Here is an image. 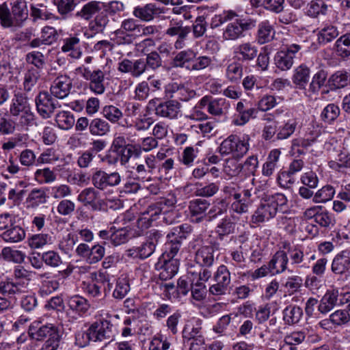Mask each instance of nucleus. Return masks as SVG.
<instances>
[{
  "label": "nucleus",
  "instance_id": "nucleus-1",
  "mask_svg": "<svg viewBox=\"0 0 350 350\" xmlns=\"http://www.w3.org/2000/svg\"><path fill=\"white\" fill-rule=\"evenodd\" d=\"M10 5L11 11L5 3L0 4V24L15 30L22 27L28 18L27 3L25 0H14Z\"/></svg>",
  "mask_w": 350,
  "mask_h": 350
},
{
  "label": "nucleus",
  "instance_id": "nucleus-2",
  "mask_svg": "<svg viewBox=\"0 0 350 350\" xmlns=\"http://www.w3.org/2000/svg\"><path fill=\"white\" fill-rule=\"evenodd\" d=\"M29 334L34 340H44L40 350H57L61 341L59 327L53 323L41 324L33 321L29 327Z\"/></svg>",
  "mask_w": 350,
  "mask_h": 350
},
{
  "label": "nucleus",
  "instance_id": "nucleus-3",
  "mask_svg": "<svg viewBox=\"0 0 350 350\" xmlns=\"http://www.w3.org/2000/svg\"><path fill=\"white\" fill-rule=\"evenodd\" d=\"M10 113L21 127L27 128L36 124V116L27 99L21 94L15 95L12 99Z\"/></svg>",
  "mask_w": 350,
  "mask_h": 350
},
{
  "label": "nucleus",
  "instance_id": "nucleus-4",
  "mask_svg": "<svg viewBox=\"0 0 350 350\" xmlns=\"http://www.w3.org/2000/svg\"><path fill=\"white\" fill-rule=\"evenodd\" d=\"M250 137L230 135L219 147V152L223 156L232 155V158L241 159L248 152Z\"/></svg>",
  "mask_w": 350,
  "mask_h": 350
},
{
  "label": "nucleus",
  "instance_id": "nucleus-5",
  "mask_svg": "<svg viewBox=\"0 0 350 350\" xmlns=\"http://www.w3.org/2000/svg\"><path fill=\"white\" fill-rule=\"evenodd\" d=\"M162 209L163 204L161 202L148 206L146 210L140 214L135 223L130 226L131 235L134 237L143 235L146 230L152 226V223L159 218Z\"/></svg>",
  "mask_w": 350,
  "mask_h": 350
},
{
  "label": "nucleus",
  "instance_id": "nucleus-6",
  "mask_svg": "<svg viewBox=\"0 0 350 350\" xmlns=\"http://www.w3.org/2000/svg\"><path fill=\"white\" fill-rule=\"evenodd\" d=\"M223 29L222 38L226 41H236L245 36V33L256 27V20L251 18H234Z\"/></svg>",
  "mask_w": 350,
  "mask_h": 350
},
{
  "label": "nucleus",
  "instance_id": "nucleus-7",
  "mask_svg": "<svg viewBox=\"0 0 350 350\" xmlns=\"http://www.w3.org/2000/svg\"><path fill=\"white\" fill-rule=\"evenodd\" d=\"M212 272L207 268L196 267L193 264H188L187 274L180 277L178 280L177 290L179 294L186 295L191 289L194 282L198 280H208Z\"/></svg>",
  "mask_w": 350,
  "mask_h": 350
},
{
  "label": "nucleus",
  "instance_id": "nucleus-8",
  "mask_svg": "<svg viewBox=\"0 0 350 350\" xmlns=\"http://www.w3.org/2000/svg\"><path fill=\"white\" fill-rule=\"evenodd\" d=\"M191 232V228L187 224H183L172 228L167 234V242L165 245V252L161 257L174 258L180 249L182 241L186 239Z\"/></svg>",
  "mask_w": 350,
  "mask_h": 350
},
{
  "label": "nucleus",
  "instance_id": "nucleus-9",
  "mask_svg": "<svg viewBox=\"0 0 350 350\" xmlns=\"http://www.w3.org/2000/svg\"><path fill=\"white\" fill-rule=\"evenodd\" d=\"M133 214L131 212H126L118 217L113 221L114 224L120 225L118 228L115 226L111 234V243L115 245H120L128 241L131 235L130 226L127 223L131 220Z\"/></svg>",
  "mask_w": 350,
  "mask_h": 350
},
{
  "label": "nucleus",
  "instance_id": "nucleus-10",
  "mask_svg": "<svg viewBox=\"0 0 350 350\" xmlns=\"http://www.w3.org/2000/svg\"><path fill=\"white\" fill-rule=\"evenodd\" d=\"M161 234L154 230L151 232V237L140 245L133 246L125 252V255L133 259H146L150 256L154 252Z\"/></svg>",
  "mask_w": 350,
  "mask_h": 350
},
{
  "label": "nucleus",
  "instance_id": "nucleus-11",
  "mask_svg": "<svg viewBox=\"0 0 350 350\" xmlns=\"http://www.w3.org/2000/svg\"><path fill=\"white\" fill-rule=\"evenodd\" d=\"M66 317L68 321L74 322L84 316L89 310L90 305L82 296L75 295L66 299Z\"/></svg>",
  "mask_w": 350,
  "mask_h": 350
},
{
  "label": "nucleus",
  "instance_id": "nucleus-12",
  "mask_svg": "<svg viewBox=\"0 0 350 350\" xmlns=\"http://www.w3.org/2000/svg\"><path fill=\"white\" fill-rule=\"evenodd\" d=\"M302 46L297 44L286 45L284 49L276 53L274 56L275 66L282 71H286L291 68L294 63V58Z\"/></svg>",
  "mask_w": 350,
  "mask_h": 350
},
{
  "label": "nucleus",
  "instance_id": "nucleus-13",
  "mask_svg": "<svg viewBox=\"0 0 350 350\" xmlns=\"http://www.w3.org/2000/svg\"><path fill=\"white\" fill-rule=\"evenodd\" d=\"M122 176L118 172L107 173L104 170H96L92 177V183L95 188L106 190L109 187H114L120 185Z\"/></svg>",
  "mask_w": 350,
  "mask_h": 350
},
{
  "label": "nucleus",
  "instance_id": "nucleus-14",
  "mask_svg": "<svg viewBox=\"0 0 350 350\" xmlns=\"http://www.w3.org/2000/svg\"><path fill=\"white\" fill-rule=\"evenodd\" d=\"M87 336L93 342L102 341L113 337V325L107 320L96 321L88 329Z\"/></svg>",
  "mask_w": 350,
  "mask_h": 350
},
{
  "label": "nucleus",
  "instance_id": "nucleus-15",
  "mask_svg": "<svg viewBox=\"0 0 350 350\" xmlns=\"http://www.w3.org/2000/svg\"><path fill=\"white\" fill-rule=\"evenodd\" d=\"M199 107H206L207 111L212 116H221L227 113L230 104L224 98H212L205 96L199 100Z\"/></svg>",
  "mask_w": 350,
  "mask_h": 350
},
{
  "label": "nucleus",
  "instance_id": "nucleus-16",
  "mask_svg": "<svg viewBox=\"0 0 350 350\" xmlns=\"http://www.w3.org/2000/svg\"><path fill=\"white\" fill-rule=\"evenodd\" d=\"M61 51L73 59H79L83 55L80 33L69 34L63 38Z\"/></svg>",
  "mask_w": 350,
  "mask_h": 350
},
{
  "label": "nucleus",
  "instance_id": "nucleus-17",
  "mask_svg": "<svg viewBox=\"0 0 350 350\" xmlns=\"http://www.w3.org/2000/svg\"><path fill=\"white\" fill-rule=\"evenodd\" d=\"M232 196L235 201L231 204V210L239 214L247 213L255 201L250 189L243 190V196L241 193H234Z\"/></svg>",
  "mask_w": 350,
  "mask_h": 350
},
{
  "label": "nucleus",
  "instance_id": "nucleus-18",
  "mask_svg": "<svg viewBox=\"0 0 350 350\" xmlns=\"http://www.w3.org/2000/svg\"><path fill=\"white\" fill-rule=\"evenodd\" d=\"M157 269L159 270V278L162 280L172 278L178 271L179 261L175 258L160 257L157 264Z\"/></svg>",
  "mask_w": 350,
  "mask_h": 350
},
{
  "label": "nucleus",
  "instance_id": "nucleus-19",
  "mask_svg": "<svg viewBox=\"0 0 350 350\" xmlns=\"http://www.w3.org/2000/svg\"><path fill=\"white\" fill-rule=\"evenodd\" d=\"M98 191L93 187H88L83 189L77 196V201L83 206H90L93 211H101L103 209V200H98Z\"/></svg>",
  "mask_w": 350,
  "mask_h": 350
},
{
  "label": "nucleus",
  "instance_id": "nucleus-20",
  "mask_svg": "<svg viewBox=\"0 0 350 350\" xmlns=\"http://www.w3.org/2000/svg\"><path fill=\"white\" fill-rule=\"evenodd\" d=\"M38 113L44 119L51 116L56 108V104L47 92H40L36 98Z\"/></svg>",
  "mask_w": 350,
  "mask_h": 350
},
{
  "label": "nucleus",
  "instance_id": "nucleus-21",
  "mask_svg": "<svg viewBox=\"0 0 350 350\" xmlns=\"http://www.w3.org/2000/svg\"><path fill=\"white\" fill-rule=\"evenodd\" d=\"M72 88V81L67 75H60L55 79L51 84V94L55 97L62 99L66 98Z\"/></svg>",
  "mask_w": 350,
  "mask_h": 350
},
{
  "label": "nucleus",
  "instance_id": "nucleus-22",
  "mask_svg": "<svg viewBox=\"0 0 350 350\" xmlns=\"http://www.w3.org/2000/svg\"><path fill=\"white\" fill-rule=\"evenodd\" d=\"M332 271L336 275H347L350 270V250L338 253L332 260Z\"/></svg>",
  "mask_w": 350,
  "mask_h": 350
},
{
  "label": "nucleus",
  "instance_id": "nucleus-23",
  "mask_svg": "<svg viewBox=\"0 0 350 350\" xmlns=\"http://www.w3.org/2000/svg\"><path fill=\"white\" fill-rule=\"evenodd\" d=\"M57 38V29L51 26H45L41 29L40 36L31 40L29 44L31 48H38L42 45H51L55 42Z\"/></svg>",
  "mask_w": 350,
  "mask_h": 350
},
{
  "label": "nucleus",
  "instance_id": "nucleus-24",
  "mask_svg": "<svg viewBox=\"0 0 350 350\" xmlns=\"http://www.w3.org/2000/svg\"><path fill=\"white\" fill-rule=\"evenodd\" d=\"M315 32L317 40L320 45L332 42L339 35L338 27L330 23H323Z\"/></svg>",
  "mask_w": 350,
  "mask_h": 350
},
{
  "label": "nucleus",
  "instance_id": "nucleus-25",
  "mask_svg": "<svg viewBox=\"0 0 350 350\" xmlns=\"http://www.w3.org/2000/svg\"><path fill=\"white\" fill-rule=\"evenodd\" d=\"M180 113V104L176 100L160 103L155 108V114L162 118L176 119Z\"/></svg>",
  "mask_w": 350,
  "mask_h": 350
},
{
  "label": "nucleus",
  "instance_id": "nucleus-26",
  "mask_svg": "<svg viewBox=\"0 0 350 350\" xmlns=\"http://www.w3.org/2000/svg\"><path fill=\"white\" fill-rule=\"evenodd\" d=\"M209 206L210 203L206 200L198 198L191 200L189 204V211L191 219L197 223L202 221L206 217Z\"/></svg>",
  "mask_w": 350,
  "mask_h": 350
},
{
  "label": "nucleus",
  "instance_id": "nucleus-27",
  "mask_svg": "<svg viewBox=\"0 0 350 350\" xmlns=\"http://www.w3.org/2000/svg\"><path fill=\"white\" fill-rule=\"evenodd\" d=\"M288 258L285 251L281 250L278 251L269 262L271 273L273 275L279 274L286 270L291 273L293 272L292 270L288 269Z\"/></svg>",
  "mask_w": 350,
  "mask_h": 350
},
{
  "label": "nucleus",
  "instance_id": "nucleus-28",
  "mask_svg": "<svg viewBox=\"0 0 350 350\" xmlns=\"http://www.w3.org/2000/svg\"><path fill=\"white\" fill-rule=\"evenodd\" d=\"M339 292L338 289L332 288L326 291L320 300L318 310L321 314H325L330 312L338 305Z\"/></svg>",
  "mask_w": 350,
  "mask_h": 350
},
{
  "label": "nucleus",
  "instance_id": "nucleus-29",
  "mask_svg": "<svg viewBox=\"0 0 350 350\" xmlns=\"http://www.w3.org/2000/svg\"><path fill=\"white\" fill-rule=\"evenodd\" d=\"M276 215L275 208L271 207L268 203L262 199L261 204L252 216V221L256 224L266 222L275 217Z\"/></svg>",
  "mask_w": 350,
  "mask_h": 350
},
{
  "label": "nucleus",
  "instance_id": "nucleus-30",
  "mask_svg": "<svg viewBox=\"0 0 350 350\" xmlns=\"http://www.w3.org/2000/svg\"><path fill=\"white\" fill-rule=\"evenodd\" d=\"M161 10L154 3H148L143 6H136L133 8V15L144 21H150L154 16L161 13Z\"/></svg>",
  "mask_w": 350,
  "mask_h": 350
},
{
  "label": "nucleus",
  "instance_id": "nucleus-31",
  "mask_svg": "<svg viewBox=\"0 0 350 350\" xmlns=\"http://www.w3.org/2000/svg\"><path fill=\"white\" fill-rule=\"evenodd\" d=\"M141 25L137 23V21L133 18H127L124 20L121 24V29L115 31V35L118 38L123 39V41H117L118 44L129 43L131 38L129 36H124V31L126 32H133L138 33Z\"/></svg>",
  "mask_w": 350,
  "mask_h": 350
},
{
  "label": "nucleus",
  "instance_id": "nucleus-32",
  "mask_svg": "<svg viewBox=\"0 0 350 350\" xmlns=\"http://www.w3.org/2000/svg\"><path fill=\"white\" fill-rule=\"evenodd\" d=\"M258 48L253 42H243L238 45L234 51L235 55L243 62L253 60L258 54Z\"/></svg>",
  "mask_w": 350,
  "mask_h": 350
},
{
  "label": "nucleus",
  "instance_id": "nucleus-33",
  "mask_svg": "<svg viewBox=\"0 0 350 350\" xmlns=\"http://www.w3.org/2000/svg\"><path fill=\"white\" fill-rule=\"evenodd\" d=\"M237 158L226 159L223 164L222 174L226 180L238 177L242 172V163Z\"/></svg>",
  "mask_w": 350,
  "mask_h": 350
},
{
  "label": "nucleus",
  "instance_id": "nucleus-34",
  "mask_svg": "<svg viewBox=\"0 0 350 350\" xmlns=\"http://www.w3.org/2000/svg\"><path fill=\"white\" fill-rule=\"evenodd\" d=\"M27 287V284L14 282L10 279L0 282V294L2 297H10L16 294L24 292Z\"/></svg>",
  "mask_w": 350,
  "mask_h": 350
},
{
  "label": "nucleus",
  "instance_id": "nucleus-35",
  "mask_svg": "<svg viewBox=\"0 0 350 350\" xmlns=\"http://www.w3.org/2000/svg\"><path fill=\"white\" fill-rule=\"evenodd\" d=\"M200 336H203L202 334V321L196 319L187 321L183 330V339L191 340Z\"/></svg>",
  "mask_w": 350,
  "mask_h": 350
},
{
  "label": "nucleus",
  "instance_id": "nucleus-36",
  "mask_svg": "<svg viewBox=\"0 0 350 350\" xmlns=\"http://www.w3.org/2000/svg\"><path fill=\"white\" fill-rule=\"evenodd\" d=\"M263 199L271 207L275 208L276 213L278 212L285 213L288 208V199L284 193H275L267 195Z\"/></svg>",
  "mask_w": 350,
  "mask_h": 350
},
{
  "label": "nucleus",
  "instance_id": "nucleus-37",
  "mask_svg": "<svg viewBox=\"0 0 350 350\" xmlns=\"http://www.w3.org/2000/svg\"><path fill=\"white\" fill-rule=\"evenodd\" d=\"M195 260L198 267H210L214 262V250L211 246H203L196 253Z\"/></svg>",
  "mask_w": 350,
  "mask_h": 350
},
{
  "label": "nucleus",
  "instance_id": "nucleus-38",
  "mask_svg": "<svg viewBox=\"0 0 350 350\" xmlns=\"http://www.w3.org/2000/svg\"><path fill=\"white\" fill-rule=\"evenodd\" d=\"M310 69L304 65L301 64L293 70L292 76L293 83L299 89H304L310 78Z\"/></svg>",
  "mask_w": 350,
  "mask_h": 350
},
{
  "label": "nucleus",
  "instance_id": "nucleus-39",
  "mask_svg": "<svg viewBox=\"0 0 350 350\" xmlns=\"http://www.w3.org/2000/svg\"><path fill=\"white\" fill-rule=\"evenodd\" d=\"M275 35V30L269 21H264L259 23L257 41L259 44H263L273 40Z\"/></svg>",
  "mask_w": 350,
  "mask_h": 350
},
{
  "label": "nucleus",
  "instance_id": "nucleus-40",
  "mask_svg": "<svg viewBox=\"0 0 350 350\" xmlns=\"http://www.w3.org/2000/svg\"><path fill=\"white\" fill-rule=\"evenodd\" d=\"M195 56L196 53L191 50L180 51L174 57L173 65L175 67L184 68L188 70H191Z\"/></svg>",
  "mask_w": 350,
  "mask_h": 350
},
{
  "label": "nucleus",
  "instance_id": "nucleus-41",
  "mask_svg": "<svg viewBox=\"0 0 350 350\" xmlns=\"http://www.w3.org/2000/svg\"><path fill=\"white\" fill-rule=\"evenodd\" d=\"M283 321L287 325H294L299 322L302 316V309L297 306L290 305L286 306L283 312Z\"/></svg>",
  "mask_w": 350,
  "mask_h": 350
},
{
  "label": "nucleus",
  "instance_id": "nucleus-42",
  "mask_svg": "<svg viewBox=\"0 0 350 350\" xmlns=\"http://www.w3.org/2000/svg\"><path fill=\"white\" fill-rule=\"evenodd\" d=\"M53 242V237L48 233L35 234L27 239L28 245L33 250L43 248L46 245L52 244Z\"/></svg>",
  "mask_w": 350,
  "mask_h": 350
},
{
  "label": "nucleus",
  "instance_id": "nucleus-43",
  "mask_svg": "<svg viewBox=\"0 0 350 350\" xmlns=\"http://www.w3.org/2000/svg\"><path fill=\"white\" fill-rule=\"evenodd\" d=\"M130 289L128 278L122 275L116 280L112 296L116 299H122L130 291Z\"/></svg>",
  "mask_w": 350,
  "mask_h": 350
},
{
  "label": "nucleus",
  "instance_id": "nucleus-44",
  "mask_svg": "<svg viewBox=\"0 0 350 350\" xmlns=\"http://www.w3.org/2000/svg\"><path fill=\"white\" fill-rule=\"evenodd\" d=\"M89 131L94 136H104L110 131V125L104 119L96 118L90 121Z\"/></svg>",
  "mask_w": 350,
  "mask_h": 350
},
{
  "label": "nucleus",
  "instance_id": "nucleus-45",
  "mask_svg": "<svg viewBox=\"0 0 350 350\" xmlns=\"http://www.w3.org/2000/svg\"><path fill=\"white\" fill-rule=\"evenodd\" d=\"M104 79L105 75L102 70H94L93 76L90 79V90L96 94H103L105 91Z\"/></svg>",
  "mask_w": 350,
  "mask_h": 350
},
{
  "label": "nucleus",
  "instance_id": "nucleus-46",
  "mask_svg": "<svg viewBox=\"0 0 350 350\" xmlns=\"http://www.w3.org/2000/svg\"><path fill=\"white\" fill-rule=\"evenodd\" d=\"M280 154L281 152L278 149H273L269 152L267 161L262 165L263 176H270L273 174Z\"/></svg>",
  "mask_w": 350,
  "mask_h": 350
},
{
  "label": "nucleus",
  "instance_id": "nucleus-47",
  "mask_svg": "<svg viewBox=\"0 0 350 350\" xmlns=\"http://www.w3.org/2000/svg\"><path fill=\"white\" fill-rule=\"evenodd\" d=\"M56 179V174L49 167L38 169L33 174V180L40 185L50 184L55 182Z\"/></svg>",
  "mask_w": 350,
  "mask_h": 350
},
{
  "label": "nucleus",
  "instance_id": "nucleus-48",
  "mask_svg": "<svg viewBox=\"0 0 350 350\" xmlns=\"http://www.w3.org/2000/svg\"><path fill=\"white\" fill-rule=\"evenodd\" d=\"M1 237L6 242L18 243L25 239V232L19 226H14L3 232Z\"/></svg>",
  "mask_w": 350,
  "mask_h": 350
},
{
  "label": "nucleus",
  "instance_id": "nucleus-49",
  "mask_svg": "<svg viewBox=\"0 0 350 350\" xmlns=\"http://www.w3.org/2000/svg\"><path fill=\"white\" fill-rule=\"evenodd\" d=\"M100 10V2L91 1L85 3L82 8L76 13V16L88 21Z\"/></svg>",
  "mask_w": 350,
  "mask_h": 350
},
{
  "label": "nucleus",
  "instance_id": "nucleus-50",
  "mask_svg": "<svg viewBox=\"0 0 350 350\" xmlns=\"http://www.w3.org/2000/svg\"><path fill=\"white\" fill-rule=\"evenodd\" d=\"M189 31V27L183 26L182 21L172 19L166 30V34L170 36H178L179 38H185Z\"/></svg>",
  "mask_w": 350,
  "mask_h": 350
},
{
  "label": "nucleus",
  "instance_id": "nucleus-51",
  "mask_svg": "<svg viewBox=\"0 0 350 350\" xmlns=\"http://www.w3.org/2000/svg\"><path fill=\"white\" fill-rule=\"evenodd\" d=\"M39 277L40 279H42V286L40 289L41 295L44 296L51 294L59 288V282L55 279H51L49 273L40 274Z\"/></svg>",
  "mask_w": 350,
  "mask_h": 350
},
{
  "label": "nucleus",
  "instance_id": "nucleus-52",
  "mask_svg": "<svg viewBox=\"0 0 350 350\" xmlns=\"http://www.w3.org/2000/svg\"><path fill=\"white\" fill-rule=\"evenodd\" d=\"M55 122L59 129L69 130L74 126L75 120L70 111H62L56 114Z\"/></svg>",
  "mask_w": 350,
  "mask_h": 350
},
{
  "label": "nucleus",
  "instance_id": "nucleus-53",
  "mask_svg": "<svg viewBox=\"0 0 350 350\" xmlns=\"http://www.w3.org/2000/svg\"><path fill=\"white\" fill-rule=\"evenodd\" d=\"M297 122L294 118H289L284 121V124L278 129L277 139H286L291 137L295 132Z\"/></svg>",
  "mask_w": 350,
  "mask_h": 350
},
{
  "label": "nucleus",
  "instance_id": "nucleus-54",
  "mask_svg": "<svg viewBox=\"0 0 350 350\" xmlns=\"http://www.w3.org/2000/svg\"><path fill=\"white\" fill-rule=\"evenodd\" d=\"M335 49L338 56L347 57L350 55V33L340 36L335 42Z\"/></svg>",
  "mask_w": 350,
  "mask_h": 350
},
{
  "label": "nucleus",
  "instance_id": "nucleus-55",
  "mask_svg": "<svg viewBox=\"0 0 350 350\" xmlns=\"http://www.w3.org/2000/svg\"><path fill=\"white\" fill-rule=\"evenodd\" d=\"M303 284V279L299 275L288 277L282 283L285 292L288 295H293L299 291Z\"/></svg>",
  "mask_w": 350,
  "mask_h": 350
},
{
  "label": "nucleus",
  "instance_id": "nucleus-56",
  "mask_svg": "<svg viewBox=\"0 0 350 350\" xmlns=\"http://www.w3.org/2000/svg\"><path fill=\"white\" fill-rule=\"evenodd\" d=\"M199 152L198 148L187 146L183 150L179 157V161L187 167H191Z\"/></svg>",
  "mask_w": 350,
  "mask_h": 350
},
{
  "label": "nucleus",
  "instance_id": "nucleus-57",
  "mask_svg": "<svg viewBox=\"0 0 350 350\" xmlns=\"http://www.w3.org/2000/svg\"><path fill=\"white\" fill-rule=\"evenodd\" d=\"M335 194V189L331 185H325L319 189L313 196L314 203H325L331 200Z\"/></svg>",
  "mask_w": 350,
  "mask_h": 350
},
{
  "label": "nucleus",
  "instance_id": "nucleus-58",
  "mask_svg": "<svg viewBox=\"0 0 350 350\" xmlns=\"http://www.w3.org/2000/svg\"><path fill=\"white\" fill-rule=\"evenodd\" d=\"M1 255L4 260L18 264L22 263L26 256L22 251L13 250L9 247L3 248Z\"/></svg>",
  "mask_w": 350,
  "mask_h": 350
},
{
  "label": "nucleus",
  "instance_id": "nucleus-59",
  "mask_svg": "<svg viewBox=\"0 0 350 350\" xmlns=\"http://www.w3.org/2000/svg\"><path fill=\"white\" fill-rule=\"evenodd\" d=\"M315 222L322 228H331L334 226L336 220L334 215L322 206Z\"/></svg>",
  "mask_w": 350,
  "mask_h": 350
},
{
  "label": "nucleus",
  "instance_id": "nucleus-60",
  "mask_svg": "<svg viewBox=\"0 0 350 350\" xmlns=\"http://www.w3.org/2000/svg\"><path fill=\"white\" fill-rule=\"evenodd\" d=\"M243 76V66L239 62H232L226 70V77L232 83L239 81Z\"/></svg>",
  "mask_w": 350,
  "mask_h": 350
},
{
  "label": "nucleus",
  "instance_id": "nucleus-61",
  "mask_svg": "<svg viewBox=\"0 0 350 350\" xmlns=\"http://www.w3.org/2000/svg\"><path fill=\"white\" fill-rule=\"evenodd\" d=\"M234 229L235 224L230 219L224 218L217 224L215 232L219 239L222 240L225 236L233 233Z\"/></svg>",
  "mask_w": 350,
  "mask_h": 350
},
{
  "label": "nucleus",
  "instance_id": "nucleus-62",
  "mask_svg": "<svg viewBox=\"0 0 350 350\" xmlns=\"http://www.w3.org/2000/svg\"><path fill=\"white\" fill-rule=\"evenodd\" d=\"M51 196L54 199H62L72 195V191L70 186L66 184L54 185L48 189Z\"/></svg>",
  "mask_w": 350,
  "mask_h": 350
},
{
  "label": "nucleus",
  "instance_id": "nucleus-63",
  "mask_svg": "<svg viewBox=\"0 0 350 350\" xmlns=\"http://www.w3.org/2000/svg\"><path fill=\"white\" fill-rule=\"evenodd\" d=\"M237 16L238 14L236 12L232 10H225L221 14H216L213 17L211 26L215 28L218 27L224 23L230 21Z\"/></svg>",
  "mask_w": 350,
  "mask_h": 350
},
{
  "label": "nucleus",
  "instance_id": "nucleus-64",
  "mask_svg": "<svg viewBox=\"0 0 350 350\" xmlns=\"http://www.w3.org/2000/svg\"><path fill=\"white\" fill-rule=\"evenodd\" d=\"M108 22V16L104 13H100L90 23L89 28L95 33H100L105 29Z\"/></svg>",
  "mask_w": 350,
  "mask_h": 350
}]
</instances>
